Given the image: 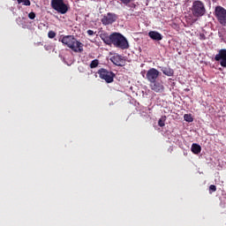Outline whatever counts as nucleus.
I'll return each instance as SVG.
<instances>
[{"instance_id": "f257e3e1", "label": "nucleus", "mask_w": 226, "mask_h": 226, "mask_svg": "<svg viewBox=\"0 0 226 226\" xmlns=\"http://www.w3.org/2000/svg\"><path fill=\"white\" fill-rule=\"evenodd\" d=\"M102 40L106 45H114V47L117 49H122V50H124L129 47L126 37L119 33H113Z\"/></svg>"}, {"instance_id": "f03ea898", "label": "nucleus", "mask_w": 226, "mask_h": 226, "mask_svg": "<svg viewBox=\"0 0 226 226\" xmlns=\"http://www.w3.org/2000/svg\"><path fill=\"white\" fill-rule=\"evenodd\" d=\"M64 45H66L73 52H84V44L79 41L73 35H64L59 39Z\"/></svg>"}, {"instance_id": "7ed1b4c3", "label": "nucleus", "mask_w": 226, "mask_h": 226, "mask_svg": "<svg viewBox=\"0 0 226 226\" xmlns=\"http://www.w3.org/2000/svg\"><path fill=\"white\" fill-rule=\"evenodd\" d=\"M191 11L193 17H204L206 15V5L200 0H195L192 2Z\"/></svg>"}, {"instance_id": "20e7f679", "label": "nucleus", "mask_w": 226, "mask_h": 226, "mask_svg": "<svg viewBox=\"0 0 226 226\" xmlns=\"http://www.w3.org/2000/svg\"><path fill=\"white\" fill-rule=\"evenodd\" d=\"M214 13L219 24L226 27V9L221 5H217Z\"/></svg>"}, {"instance_id": "39448f33", "label": "nucleus", "mask_w": 226, "mask_h": 226, "mask_svg": "<svg viewBox=\"0 0 226 226\" xmlns=\"http://www.w3.org/2000/svg\"><path fill=\"white\" fill-rule=\"evenodd\" d=\"M51 8L62 15L68 11V5L64 4V0H51Z\"/></svg>"}, {"instance_id": "423d86ee", "label": "nucleus", "mask_w": 226, "mask_h": 226, "mask_svg": "<svg viewBox=\"0 0 226 226\" xmlns=\"http://www.w3.org/2000/svg\"><path fill=\"white\" fill-rule=\"evenodd\" d=\"M100 79H102V80H105V82H107V84H112V82H114V77H116V74L113 73L110 71H108L107 69H100L97 72Z\"/></svg>"}, {"instance_id": "0eeeda50", "label": "nucleus", "mask_w": 226, "mask_h": 226, "mask_svg": "<svg viewBox=\"0 0 226 226\" xmlns=\"http://www.w3.org/2000/svg\"><path fill=\"white\" fill-rule=\"evenodd\" d=\"M117 20V14L114 12H108L107 15H104L101 19V22L103 26H110Z\"/></svg>"}, {"instance_id": "6e6552de", "label": "nucleus", "mask_w": 226, "mask_h": 226, "mask_svg": "<svg viewBox=\"0 0 226 226\" xmlns=\"http://www.w3.org/2000/svg\"><path fill=\"white\" fill-rule=\"evenodd\" d=\"M160 77V71L155 68H150L146 74V79L150 82H154Z\"/></svg>"}, {"instance_id": "1a4fd4ad", "label": "nucleus", "mask_w": 226, "mask_h": 226, "mask_svg": "<svg viewBox=\"0 0 226 226\" xmlns=\"http://www.w3.org/2000/svg\"><path fill=\"white\" fill-rule=\"evenodd\" d=\"M215 61L220 63L222 68H226V49H222L215 56Z\"/></svg>"}, {"instance_id": "9d476101", "label": "nucleus", "mask_w": 226, "mask_h": 226, "mask_svg": "<svg viewBox=\"0 0 226 226\" xmlns=\"http://www.w3.org/2000/svg\"><path fill=\"white\" fill-rule=\"evenodd\" d=\"M150 89L152 91H154V93H163L165 91V87H163V84L158 81H154L150 83Z\"/></svg>"}, {"instance_id": "9b49d317", "label": "nucleus", "mask_w": 226, "mask_h": 226, "mask_svg": "<svg viewBox=\"0 0 226 226\" xmlns=\"http://www.w3.org/2000/svg\"><path fill=\"white\" fill-rule=\"evenodd\" d=\"M110 61H111V63H113V64H116V66H124V60L123 59V56L118 54H116L113 56H111Z\"/></svg>"}, {"instance_id": "f8f14e48", "label": "nucleus", "mask_w": 226, "mask_h": 226, "mask_svg": "<svg viewBox=\"0 0 226 226\" xmlns=\"http://www.w3.org/2000/svg\"><path fill=\"white\" fill-rule=\"evenodd\" d=\"M148 36H149V38H151L152 40H154L155 41H160L163 40V35H162V34H160L156 31H150L148 33Z\"/></svg>"}, {"instance_id": "ddd939ff", "label": "nucleus", "mask_w": 226, "mask_h": 226, "mask_svg": "<svg viewBox=\"0 0 226 226\" xmlns=\"http://www.w3.org/2000/svg\"><path fill=\"white\" fill-rule=\"evenodd\" d=\"M161 72L167 77H172L174 75V70L170 67H161Z\"/></svg>"}, {"instance_id": "4468645a", "label": "nucleus", "mask_w": 226, "mask_h": 226, "mask_svg": "<svg viewBox=\"0 0 226 226\" xmlns=\"http://www.w3.org/2000/svg\"><path fill=\"white\" fill-rule=\"evenodd\" d=\"M191 151L193 153V154H200V151H202V147H200V145L193 143L192 145Z\"/></svg>"}, {"instance_id": "2eb2a0df", "label": "nucleus", "mask_w": 226, "mask_h": 226, "mask_svg": "<svg viewBox=\"0 0 226 226\" xmlns=\"http://www.w3.org/2000/svg\"><path fill=\"white\" fill-rule=\"evenodd\" d=\"M165 121H167V117L166 116H162L159 121H158V125L161 128H163V126H165Z\"/></svg>"}, {"instance_id": "dca6fc26", "label": "nucleus", "mask_w": 226, "mask_h": 226, "mask_svg": "<svg viewBox=\"0 0 226 226\" xmlns=\"http://www.w3.org/2000/svg\"><path fill=\"white\" fill-rule=\"evenodd\" d=\"M18 4H21L23 3L24 6H31L30 0H17Z\"/></svg>"}, {"instance_id": "f3484780", "label": "nucleus", "mask_w": 226, "mask_h": 226, "mask_svg": "<svg viewBox=\"0 0 226 226\" xmlns=\"http://www.w3.org/2000/svg\"><path fill=\"white\" fill-rule=\"evenodd\" d=\"M100 64V61L98 59H94L90 63V68H97V66Z\"/></svg>"}, {"instance_id": "a211bd4d", "label": "nucleus", "mask_w": 226, "mask_h": 226, "mask_svg": "<svg viewBox=\"0 0 226 226\" xmlns=\"http://www.w3.org/2000/svg\"><path fill=\"white\" fill-rule=\"evenodd\" d=\"M184 119H185V121H186L187 123H193V117H192V115L185 114V115L184 116Z\"/></svg>"}, {"instance_id": "6ab92c4d", "label": "nucleus", "mask_w": 226, "mask_h": 226, "mask_svg": "<svg viewBox=\"0 0 226 226\" xmlns=\"http://www.w3.org/2000/svg\"><path fill=\"white\" fill-rule=\"evenodd\" d=\"M216 192V185H211L209 186V193L211 194V193H213V192Z\"/></svg>"}, {"instance_id": "aec40b11", "label": "nucleus", "mask_w": 226, "mask_h": 226, "mask_svg": "<svg viewBox=\"0 0 226 226\" xmlns=\"http://www.w3.org/2000/svg\"><path fill=\"white\" fill-rule=\"evenodd\" d=\"M28 19H30V20H34V19H36V13H34V12H30L29 14H28Z\"/></svg>"}, {"instance_id": "412c9836", "label": "nucleus", "mask_w": 226, "mask_h": 226, "mask_svg": "<svg viewBox=\"0 0 226 226\" xmlns=\"http://www.w3.org/2000/svg\"><path fill=\"white\" fill-rule=\"evenodd\" d=\"M48 37L50 38V39L56 38V32H54V31H49V32L48 33Z\"/></svg>"}, {"instance_id": "4be33fe9", "label": "nucleus", "mask_w": 226, "mask_h": 226, "mask_svg": "<svg viewBox=\"0 0 226 226\" xmlns=\"http://www.w3.org/2000/svg\"><path fill=\"white\" fill-rule=\"evenodd\" d=\"M122 2L123 4L128 5L132 0H119Z\"/></svg>"}, {"instance_id": "5701e85b", "label": "nucleus", "mask_w": 226, "mask_h": 226, "mask_svg": "<svg viewBox=\"0 0 226 226\" xmlns=\"http://www.w3.org/2000/svg\"><path fill=\"white\" fill-rule=\"evenodd\" d=\"M87 33L88 36H93V34H94V31L93 30H87Z\"/></svg>"}, {"instance_id": "b1692460", "label": "nucleus", "mask_w": 226, "mask_h": 226, "mask_svg": "<svg viewBox=\"0 0 226 226\" xmlns=\"http://www.w3.org/2000/svg\"><path fill=\"white\" fill-rule=\"evenodd\" d=\"M200 40H206V34H200Z\"/></svg>"}]
</instances>
